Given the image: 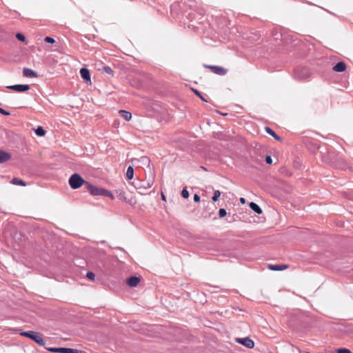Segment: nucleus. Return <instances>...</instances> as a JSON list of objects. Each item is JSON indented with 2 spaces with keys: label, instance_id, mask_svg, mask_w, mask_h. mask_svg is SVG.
I'll return each mask as SVG.
<instances>
[{
  "label": "nucleus",
  "instance_id": "obj_1",
  "mask_svg": "<svg viewBox=\"0 0 353 353\" xmlns=\"http://www.w3.org/2000/svg\"><path fill=\"white\" fill-rule=\"evenodd\" d=\"M20 335L23 336L28 337L32 340H33L35 343H37L39 345H44L46 344L45 340L43 339L41 334L34 332V331H28L20 332Z\"/></svg>",
  "mask_w": 353,
  "mask_h": 353
},
{
  "label": "nucleus",
  "instance_id": "obj_2",
  "mask_svg": "<svg viewBox=\"0 0 353 353\" xmlns=\"http://www.w3.org/2000/svg\"><path fill=\"white\" fill-rule=\"evenodd\" d=\"M85 183L87 182L77 173L73 174L69 179V185L74 190L79 188L83 185H85Z\"/></svg>",
  "mask_w": 353,
  "mask_h": 353
},
{
  "label": "nucleus",
  "instance_id": "obj_3",
  "mask_svg": "<svg viewBox=\"0 0 353 353\" xmlns=\"http://www.w3.org/2000/svg\"><path fill=\"white\" fill-rule=\"evenodd\" d=\"M85 187L87 190L90 192V193L93 196H103L104 193L105 192V189L98 188L97 186L92 185L90 183H85Z\"/></svg>",
  "mask_w": 353,
  "mask_h": 353
},
{
  "label": "nucleus",
  "instance_id": "obj_4",
  "mask_svg": "<svg viewBox=\"0 0 353 353\" xmlns=\"http://www.w3.org/2000/svg\"><path fill=\"white\" fill-rule=\"evenodd\" d=\"M205 68L210 70L212 72L221 76L226 74L228 72V70L221 66L205 65Z\"/></svg>",
  "mask_w": 353,
  "mask_h": 353
},
{
  "label": "nucleus",
  "instance_id": "obj_5",
  "mask_svg": "<svg viewBox=\"0 0 353 353\" xmlns=\"http://www.w3.org/2000/svg\"><path fill=\"white\" fill-rule=\"evenodd\" d=\"M8 89L12 90L17 92H26L30 90V85H10L7 87Z\"/></svg>",
  "mask_w": 353,
  "mask_h": 353
},
{
  "label": "nucleus",
  "instance_id": "obj_6",
  "mask_svg": "<svg viewBox=\"0 0 353 353\" xmlns=\"http://www.w3.org/2000/svg\"><path fill=\"white\" fill-rule=\"evenodd\" d=\"M236 341L239 343L242 344L248 348H253L254 346V341L248 337L243 339H237Z\"/></svg>",
  "mask_w": 353,
  "mask_h": 353
},
{
  "label": "nucleus",
  "instance_id": "obj_7",
  "mask_svg": "<svg viewBox=\"0 0 353 353\" xmlns=\"http://www.w3.org/2000/svg\"><path fill=\"white\" fill-rule=\"evenodd\" d=\"M151 187V184L148 182L147 183H145V182H143L141 183L139 186H137L136 187V189L138 191V192L141 194H146V192L147 190Z\"/></svg>",
  "mask_w": 353,
  "mask_h": 353
},
{
  "label": "nucleus",
  "instance_id": "obj_8",
  "mask_svg": "<svg viewBox=\"0 0 353 353\" xmlns=\"http://www.w3.org/2000/svg\"><path fill=\"white\" fill-rule=\"evenodd\" d=\"M140 277L137 276H130L126 281V283L131 288L137 287L140 282Z\"/></svg>",
  "mask_w": 353,
  "mask_h": 353
},
{
  "label": "nucleus",
  "instance_id": "obj_9",
  "mask_svg": "<svg viewBox=\"0 0 353 353\" xmlns=\"http://www.w3.org/2000/svg\"><path fill=\"white\" fill-rule=\"evenodd\" d=\"M23 74L24 77L28 78H37L38 77V74L35 71L28 68H23Z\"/></svg>",
  "mask_w": 353,
  "mask_h": 353
},
{
  "label": "nucleus",
  "instance_id": "obj_10",
  "mask_svg": "<svg viewBox=\"0 0 353 353\" xmlns=\"http://www.w3.org/2000/svg\"><path fill=\"white\" fill-rule=\"evenodd\" d=\"M116 193L117 194L118 198L121 201L131 204V201L128 200L127 199L126 195H125V191L123 190H121V189L117 190H116Z\"/></svg>",
  "mask_w": 353,
  "mask_h": 353
},
{
  "label": "nucleus",
  "instance_id": "obj_11",
  "mask_svg": "<svg viewBox=\"0 0 353 353\" xmlns=\"http://www.w3.org/2000/svg\"><path fill=\"white\" fill-rule=\"evenodd\" d=\"M289 268L288 265L281 264V265H273L269 264L268 268L273 271H281L286 270Z\"/></svg>",
  "mask_w": 353,
  "mask_h": 353
},
{
  "label": "nucleus",
  "instance_id": "obj_12",
  "mask_svg": "<svg viewBox=\"0 0 353 353\" xmlns=\"http://www.w3.org/2000/svg\"><path fill=\"white\" fill-rule=\"evenodd\" d=\"M80 74H81V77L86 82H90V83L91 82L90 71L87 68H81L80 70Z\"/></svg>",
  "mask_w": 353,
  "mask_h": 353
},
{
  "label": "nucleus",
  "instance_id": "obj_13",
  "mask_svg": "<svg viewBox=\"0 0 353 353\" xmlns=\"http://www.w3.org/2000/svg\"><path fill=\"white\" fill-rule=\"evenodd\" d=\"M346 69V65L343 62L337 63L333 68L334 71L337 72H344Z\"/></svg>",
  "mask_w": 353,
  "mask_h": 353
},
{
  "label": "nucleus",
  "instance_id": "obj_14",
  "mask_svg": "<svg viewBox=\"0 0 353 353\" xmlns=\"http://www.w3.org/2000/svg\"><path fill=\"white\" fill-rule=\"evenodd\" d=\"M265 132H266L268 134H270V135H271L272 137H274L276 141H281V140H282V139H281V138L279 136H278V135L274 132V131L272 129H271L270 127H268V126L265 127Z\"/></svg>",
  "mask_w": 353,
  "mask_h": 353
},
{
  "label": "nucleus",
  "instance_id": "obj_15",
  "mask_svg": "<svg viewBox=\"0 0 353 353\" xmlns=\"http://www.w3.org/2000/svg\"><path fill=\"white\" fill-rule=\"evenodd\" d=\"M119 114L121 117H123L125 121H129L132 119L131 112L121 110L119 112Z\"/></svg>",
  "mask_w": 353,
  "mask_h": 353
},
{
  "label": "nucleus",
  "instance_id": "obj_16",
  "mask_svg": "<svg viewBox=\"0 0 353 353\" xmlns=\"http://www.w3.org/2000/svg\"><path fill=\"white\" fill-rule=\"evenodd\" d=\"M10 154L8 152L0 151V163H4L10 159Z\"/></svg>",
  "mask_w": 353,
  "mask_h": 353
},
{
  "label": "nucleus",
  "instance_id": "obj_17",
  "mask_svg": "<svg viewBox=\"0 0 353 353\" xmlns=\"http://www.w3.org/2000/svg\"><path fill=\"white\" fill-rule=\"evenodd\" d=\"M250 208L256 213L261 214L262 213L261 208L255 203L251 202L249 205Z\"/></svg>",
  "mask_w": 353,
  "mask_h": 353
},
{
  "label": "nucleus",
  "instance_id": "obj_18",
  "mask_svg": "<svg viewBox=\"0 0 353 353\" xmlns=\"http://www.w3.org/2000/svg\"><path fill=\"white\" fill-rule=\"evenodd\" d=\"M11 183L16 185L26 186V183L21 179L19 178H14Z\"/></svg>",
  "mask_w": 353,
  "mask_h": 353
},
{
  "label": "nucleus",
  "instance_id": "obj_19",
  "mask_svg": "<svg viewBox=\"0 0 353 353\" xmlns=\"http://www.w3.org/2000/svg\"><path fill=\"white\" fill-rule=\"evenodd\" d=\"M126 176L128 179L130 180L134 176V169L132 166H129L127 169Z\"/></svg>",
  "mask_w": 353,
  "mask_h": 353
},
{
  "label": "nucleus",
  "instance_id": "obj_20",
  "mask_svg": "<svg viewBox=\"0 0 353 353\" xmlns=\"http://www.w3.org/2000/svg\"><path fill=\"white\" fill-rule=\"evenodd\" d=\"M35 133L37 136H39V137H43L46 134V131L45 130L41 127V126H39L36 130H35Z\"/></svg>",
  "mask_w": 353,
  "mask_h": 353
},
{
  "label": "nucleus",
  "instance_id": "obj_21",
  "mask_svg": "<svg viewBox=\"0 0 353 353\" xmlns=\"http://www.w3.org/2000/svg\"><path fill=\"white\" fill-rule=\"evenodd\" d=\"M75 350L65 347H59V353H74Z\"/></svg>",
  "mask_w": 353,
  "mask_h": 353
},
{
  "label": "nucleus",
  "instance_id": "obj_22",
  "mask_svg": "<svg viewBox=\"0 0 353 353\" xmlns=\"http://www.w3.org/2000/svg\"><path fill=\"white\" fill-rule=\"evenodd\" d=\"M221 196V192L219 190H215L214 192V196L212 199L214 202L216 201L218 198Z\"/></svg>",
  "mask_w": 353,
  "mask_h": 353
},
{
  "label": "nucleus",
  "instance_id": "obj_23",
  "mask_svg": "<svg viewBox=\"0 0 353 353\" xmlns=\"http://www.w3.org/2000/svg\"><path fill=\"white\" fill-rule=\"evenodd\" d=\"M103 196L110 198V199L112 201L114 199V196L112 194V193L110 191H109L108 190H105V192L104 193Z\"/></svg>",
  "mask_w": 353,
  "mask_h": 353
},
{
  "label": "nucleus",
  "instance_id": "obj_24",
  "mask_svg": "<svg viewBox=\"0 0 353 353\" xmlns=\"http://www.w3.org/2000/svg\"><path fill=\"white\" fill-rule=\"evenodd\" d=\"M103 70L108 74L110 75H113V70H112V68L109 66H104L103 67Z\"/></svg>",
  "mask_w": 353,
  "mask_h": 353
},
{
  "label": "nucleus",
  "instance_id": "obj_25",
  "mask_svg": "<svg viewBox=\"0 0 353 353\" xmlns=\"http://www.w3.org/2000/svg\"><path fill=\"white\" fill-rule=\"evenodd\" d=\"M227 214V212H226V210L223 208H221L219 210V216L220 218H223L224 216H225Z\"/></svg>",
  "mask_w": 353,
  "mask_h": 353
},
{
  "label": "nucleus",
  "instance_id": "obj_26",
  "mask_svg": "<svg viewBox=\"0 0 353 353\" xmlns=\"http://www.w3.org/2000/svg\"><path fill=\"white\" fill-rule=\"evenodd\" d=\"M336 352L337 353H352V352L349 349H347V348L338 349V350H336Z\"/></svg>",
  "mask_w": 353,
  "mask_h": 353
},
{
  "label": "nucleus",
  "instance_id": "obj_27",
  "mask_svg": "<svg viewBox=\"0 0 353 353\" xmlns=\"http://www.w3.org/2000/svg\"><path fill=\"white\" fill-rule=\"evenodd\" d=\"M181 196L185 199H188L190 196L189 192L186 189H183L181 191Z\"/></svg>",
  "mask_w": 353,
  "mask_h": 353
},
{
  "label": "nucleus",
  "instance_id": "obj_28",
  "mask_svg": "<svg viewBox=\"0 0 353 353\" xmlns=\"http://www.w3.org/2000/svg\"><path fill=\"white\" fill-rule=\"evenodd\" d=\"M86 277L90 280H94L95 274L92 272H88L86 274Z\"/></svg>",
  "mask_w": 353,
  "mask_h": 353
},
{
  "label": "nucleus",
  "instance_id": "obj_29",
  "mask_svg": "<svg viewBox=\"0 0 353 353\" xmlns=\"http://www.w3.org/2000/svg\"><path fill=\"white\" fill-rule=\"evenodd\" d=\"M16 37L18 40H19L21 41H25V40H26L25 36L21 33H17L16 35Z\"/></svg>",
  "mask_w": 353,
  "mask_h": 353
},
{
  "label": "nucleus",
  "instance_id": "obj_30",
  "mask_svg": "<svg viewBox=\"0 0 353 353\" xmlns=\"http://www.w3.org/2000/svg\"><path fill=\"white\" fill-rule=\"evenodd\" d=\"M44 40H45L46 42L49 43H55V40L52 37H46L44 39Z\"/></svg>",
  "mask_w": 353,
  "mask_h": 353
},
{
  "label": "nucleus",
  "instance_id": "obj_31",
  "mask_svg": "<svg viewBox=\"0 0 353 353\" xmlns=\"http://www.w3.org/2000/svg\"><path fill=\"white\" fill-rule=\"evenodd\" d=\"M192 91L198 96L201 98V100H203V101H207L206 99H205L202 95L201 94V93L197 90H195V89H192Z\"/></svg>",
  "mask_w": 353,
  "mask_h": 353
},
{
  "label": "nucleus",
  "instance_id": "obj_32",
  "mask_svg": "<svg viewBox=\"0 0 353 353\" xmlns=\"http://www.w3.org/2000/svg\"><path fill=\"white\" fill-rule=\"evenodd\" d=\"M265 162L268 164H271L272 163V159L270 156H266L265 157Z\"/></svg>",
  "mask_w": 353,
  "mask_h": 353
},
{
  "label": "nucleus",
  "instance_id": "obj_33",
  "mask_svg": "<svg viewBox=\"0 0 353 353\" xmlns=\"http://www.w3.org/2000/svg\"><path fill=\"white\" fill-rule=\"evenodd\" d=\"M0 113L3 114V115H6V116L10 115V112H8V111H6V110L1 108H0Z\"/></svg>",
  "mask_w": 353,
  "mask_h": 353
},
{
  "label": "nucleus",
  "instance_id": "obj_34",
  "mask_svg": "<svg viewBox=\"0 0 353 353\" xmlns=\"http://www.w3.org/2000/svg\"><path fill=\"white\" fill-rule=\"evenodd\" d=\"M51 352H59V348L51 347L48 349Z\"/></svg>",
  "mask_w": 353,
  "mask_h": 353
},
{
  "label": "nucleus",
  "instance_id": "obj_35",
  "mask_svg": "<svg viewBox=\"0 0 353 353\" xmlns=\"http://www.w3.org/2000/svg\"><path fill=\"white\" fill-rule=\"evenodd\" d=\"M194 201L195 202H199V201H200V196H199L198 194H194Z\"/></svg>",
  "mask_w": 353,
  "mask_h": 353
},
{
  "label": "nucleus",
  "instance_id": "obj_36",
  "mask_svg": "<svg viewBox=\"0 0 353 353\" xmlns=\"http://www.w3.org/2000/svg\"><path fill=\"white\" fill-rule=\"evenodd\" d=\"M240 201L241 203H245V199L244 198H241L240 199Z\"/></svg>",
  "mask_w": 353,
  "mask_h": 353
},
{
  "label": "nucleus",
  "instance_id": "obj_37",
  "mask_svg": "<svg viewBox=\"0 0 353 353\" xmlns=\"http://www.w3.org/2000/svg\"><path fill=\"white\" fill-rule=\"evenodd\" d=\"M161 198L163 201H165V195L163 194V193H161Z\"/></svg>",
  "mask_w": 353,
  "mask_h": 353
},
{
  "label": "nucleus",
  "instance_id": "obj_38",
  "mask_svg": "<svg viewBox=\"0 0 353 353\" xmlns=\"http://www.w3.org/2000/svg\"><path fill=\"white\" fill-rule=\"evenodd\" d=\"M301 353H310V352H301Z\"/></svg>",
  "mask_w": 353,
  "mask_h": 353
}]
</instances>
